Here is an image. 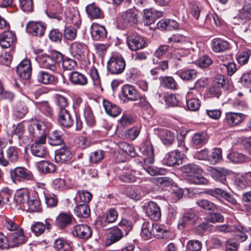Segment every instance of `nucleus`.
Instances as JSON below:
<instances>
[{
    "mask_svg": "<svg viewBox=\"0 0 251 251\" xmlns=\"http://www.w3.org/2000/svg\"><path fill=\"white\" fill-rule=\"evenodd\" d=\"M72 216L70 214L61 213L56 219V223L60 228H64L69 225L72 221Z\"/></svg>",
    "mask_w": 251,
    "mask_h": 251,
    "instance_id": "44",
    "label": "nucleus"
},
{
    "mask_svg": "<svg viewBox=\"0 0 251 251\" xmlns=\"http://www.w3.org/2000/svg\"><path fill=\"white\" fill-rule=\"evenodd\" d=\"M179 147L182 150H176L168 152L164 158L165 164L168 166H175L182 164L184 153L188 151V148L184 146V142L181 140L179 142Z\"/></svg>",
    "mask_w": 251,
    "mask_h": 251,
    "instance_id": "4",
    "label": "nucleus"
},
{
    "mask_svg": "<svg viewBox=\"0 0 251 251\" xmlns=\"http://www.w3.org/2000/svg\"><path fill=\"white\" fill-rule=\"evenodd\" d=\"M127 44L132 51L142 49L146 46L145 39L137 33H133L127 37Z\"/></svg>",
    "mask_w": 251,
    "mask_h": 251,
    "instance_id": "10",
    "label": "nucleus"
},
{
    "mask_svg": "<svg viewBox=\"0 0 251 251\" xmlns=\"http://www.w3.org/2000/svg\"><path fill=\"white\" fill-rule=\"evenodd\" d=\"M16 72L21 79H29L32 72L30 61L28 59L23 60L17 66Z\"/></svg>",
    "mask_w": 251,
    "mask_h": 251,
    "instance_id": "11",
    "label": "nucleus"
},
{
    "mask_svg": "<svg viewBox=\"0 0 251 251\" xmlns=\"http://www.w3.org/2000/svg\"><path fill=\"white\" fill-rule=\"evenodd\" d=\"M216 230L223 233L234 232L238 236V234H239V233H242L244 232V227L241 225L238 224L234 225L233 226L225 224L216 226Z\"/></svg>",
    "mask_w": 251,
    "mask_h": 251,
    "instance_id": "31",
    "label": "nucleus"
},
{
    "mask_svg": "<svg viewBox=\"0 0 251 251\" xmlns=\"http://www.w3.org/2000/svg\"><path fill=\"white\" fill-rule=\"evenodd\" d=\"M75 214L78 217L86 218L90 214V210L87 204L83 203L77 205L74 209Z\"/></svg>",
    "mask_w": 251,
    "mask_h": 251,
    "instance_id": "48",
    "label": "nucleus"
},
{
    "mask_svg": "<svg viewBox=\"0 0 251 251\" xmlns=\"http://www.w3.org/2000/svg\"><path fill=\"white\" fill-rule=\"evenodd\" d=\"M229 171L224 168L216 169L212 168L210 169L211 176L216 181L223 184L226 182V175L229 174Z\"/></svg>",
    "mask_w": 251,
    "mask_h": 251,
    "instance_id": "30",
    "label": "nucleus"
},
{
    "mask_svg": "<svg viewBox=\"0 0 251 251\" xmlns=\"http://www.w3.org/2000/svg\"><path fill=\"white\" fill-rule=\"evenodd\" d=\"M103 104L106 112L109 115L112 117H116L120 114V109L115 104L109 101L104 100Z\"/></svg>",
    "mask_w": 251,
    "mask_h": 251,
    "instance_id": "45",
    "label": "nucleus"
},
{
    "mask_svg": "<svg viewBox=\"0 0 251 251\" xmlns=\"http://www.w3.org/2000/svg\"><path fill=\"white\" fill-rule=\"evenodd\" d=\"M153 180L154 183L161 187L170 186L174 184L173 179L166 176L155 177Z\"/></svg>",
    "mask_w": 251,
    "mask_h": 251,
    "instance_id": "59",
    "label": "nucleus"
},
{
    "mask_svg": "<svg viewBox=\"0 0 251 251\" xmlns=\"http://www.w3.org/2000/svg\"><path fill=\"white\" fill-rule=\"evenodd\" d=\"M124 233L121 229L117 227L112 228L107 237L106 241V245L109 246L114 244L123 238Z\"/></svg>",
    "mask_w": 251,
    "mask_h": 251,
    "instance_id": "29",
    "label": "nucleus"
},
{
    "mask_svg": "<svg viewBox=\"0 0 251 251\" xmlns=\"http://www.w3.org/2000/svg\"><path fill=\"white\" fill-rule=\"evenodd\" d=\"M177 75L183 80L191 81L196 78L197 72L192 69L177 72Z\"/></svg>",
    "mask_w": 251,
    "mask_h": 251,
    "instance_id": "47",
    "label": "nucleus"
},
{
    "mask_svg": "<svg viewBox=\"0 0 251 251\" xmlns=\"http://www.w3.org/2000/svg\"><path fill=\"white\" fill-rule=\"evenodd\" d=\"M74 236L81 239H88L92 236V230L87 225H78L74 226L72 231Z\"/></svg>",
    "mask_w": 251,
    "mask_h": 251,
    "instance_id": "19",
    "label": "nucleus"
},
{
    "mask_svg": "<svg viewBox=\"0 0 251 251\" xmlns=\"http://www.w3.org/2000/svg\"><path fill=\"white\" fill-rule=\"evenodd\" d=\"M10 177L13 182L18 183L23 180L33 179V175L24 167H18L10 170Z\"/></svg>",
    "mask_w": 251,
    "mask_h": 251,
    "instance_id": "8",
    "label": "nucleus"
},
{
    "mask_svg": "<svg viewBox=\"0 0 251 251\" xmlns=\"http://www.w3.org/2000/svg\"><path fill=\"white\" fill-rule=\"evenodd\" d=\"M185 42V37L182 34L172 35L168 38V43L171 44L172 47H175L176 45L182 44Z\"/></svg>",
    "mask_w": 251,
    "mask_h": 251,
    "instance_id": "63",
    "label": "nucleus"
},
{
    "mask_svg": "<svg viewBox=\"0 0 251 251\" xmlns=\"http://www.w3.org/2000/svg\"><path fill=\"white\" fill-rule=\"evenodd\" d=\"M83 115L87 126L91 127H93L96 124V120L92 109L89 105L85 106Z\"/></svg>",
    "mask_w": 251,
    "mask_h": 251,
    "instance_id": "50",
    "label": "nucleus"
},
{
    "mask_svg": "<svg viewBox=\"0 0 251 251\" xmlns=\"http://www.w3.org/2000/svg\"><path fill=\"white\" fill-rule=\"evenodd\" d=\"M27 112V108L24 102H19L14 108V113L18 118H23Z\"/></svg>",
    "mask_w": 251,
    "mask_h": 251,
    "instance_id": "60",
    "label": "nucleus"
},
{
    "mask_svg": "<svg viewBox=\"0 0 251 251\" xmlns=\"http://www.w3.org/2000/svg\"><path fill=\"white\" fill-rule=\"evenodd\" d=\"M159 137L164 145H171L174 141V134L167 129H162L159 133Z\"/></svg>",
    "mask_w": 251,
    "mask_h": 251,
    "instance_id": "46",
    "label": "nucleus"
},
{
    "mask_svg": "<svg viewBox=\"0 0 251 251\" xmlns=\"http://www.w3.org/2000/svg\"><path fill=\"white\" fill-rule=\"evenodd\" d=\"M31 193L27 189H22L18 191L15 197V200L17 204H19L23 208L30 199Z\"/></svg>",
    "mask_w": 251,
    "mask_h": 251,
    "instance_id": "32",
    "label": "nucleus"
},
{
    "mask_svg": "<svg viewBox=\"0 0 251 251\" xmlns=\"http://www.w3.org/2000/svg\"><path fill=\"white\" fill-rule=\"evenodd\" d=\"M222 158V150L219 148H215L209 153V162L211 164H215Z\"/></svg>",
    "mask_w": 251,
    "mask_h": 251,
    "instance_id": "57",
    "label": "nucleus"
},
{
    "mask_svg": "<svg viewBox=\"0 0 251 251\" xmlns=\"http://www.w3.org/2000/svg\"><path fill=\"white\" fill-rule=\"evenodd\" d=\"M192 140L194 145L201 146L206 143L208 136L204 132L197 133L193 135Z\"/></svg>",
    "mask_w": 251,
    "mask_h": 251,
    "instance_id": "52",
    "label": "nucleus"
},
{
    "mask_svg": "<svg viewBox=\"0 0 251 251\" xmlns=\"http://www.w3.org/2000/svg\"><path fill=\"white\" fill-rule=\"evenodd\" d=\"M227 157L232 162L237 164L245 163L250 160V158L245 154L236 151L228 154Z\"/></svg>",
    "mask_w": 251,
    "mask_h": 251,
    "instance_id": "40",
    "label": "nucleus"
},
{
    "mask_svg": "<svg viewBox=\"0 0 251 251\" xmlns=\"http://www.w3.org/2000/svg\"><path fill=\"white\" fill-rule=\"evenodd\" d=\"M63 142L60 132L55 130L52 131L49 136V143L51 146L60 145Z\"/></svg>",
    "mask_w": 251,
    "mask_h": 251,
    "instance_id": "53",
    "label": "nucleus"
},
{
    "mask_svg": "<svg viewBox=\"0 0 251 251\" xmlns=\"http://www.w3.org/2000/svg\"><path fill=\"white\" fill-rule=\"evenodd\" d=\"M91 33L93 40L99 41L106 37L107 31L103 26L93 23L91 28Z\"/></svg>",
    "mask_w": 251,
    "mask_h": 251,
    "instance_id": "22",
    "label": "nucleus"
},
{
    "mask_svg": "<svg viewBox=\"0 0 251 251\" xmlns=\"http://www.w3.org/2000/svg\"><path fill=\"white\" fill-rule=\"evenodd\" d=\"M29 134L33 137L39 138H46L49 128L44 122L41 121H33L28 127Z\"/></svg>",
    "mask_w": 251,
    "mask_h": 251,
    "instance_id": "7",
    "label": "nucleus"
},
{
    "mask_svg": "<svg viewBox=\"0 0 251 251\" xmlns=\"http://www.w3.org/2000/svg\"><path fill=\"white\" fill-rule=\"evenodd\" d=\"M45 28V24L41 22H29L26 26L27 32L36 36L43 35Z\"/></svg>",
    "mask_w": 251,
    "mask_h": 251,
    "instance_id": "18",
    "label": "nucleus"
},
{
    "mask_svg": "<svg viewBox=\"0 0 251 251\" xmlns=\"http://www.w3.org/2000/svg\"><path fill=\"white\" fill-rule=\"evenodd\" d=\"M16 41V35L12 31H4L0 38V46L2 48L7 49L10 47Z\"/></svg>",
    "mask_w": 251,
    "mask_h": 251,
    "instance_id": "21",
    "label": "nucleus"
},
{
    "mask_svg": "<svg viewBox=\"0 0 251 251\" xmlns=\"http://www.w3.org/2000/svg\"><path fill=\"white\" fill-rule=\"evenodd\" d=\"M69 78L70 82L75 85L85 86L88 83L86 76L77 71L71 72L69 75Z\"/></svg>",
    "mask_w": 251,
    "mask_h": 251,
    "instance_id": "27",
    "label": "nucleus"
},
{
    "mask_svg": "<svg viewBox=\"0 0 251 251\" xmlns=\"http://www.w3.org/2000/svg\"><path fill=\"white\" fill-rule=\"evenodd\" d=\"M200 105L201 102L198 98H186V107L188 110L196 111L199 109Z\"/></svg>",
    "mask_w": 251,
    "mask_h": 251,
    "instance_id": "61",
    "label": "nucleus"
},
{
    "mask_svg": "<svg viewBox=\"0 0 251 251\" xmlns=\"http://www.w3.org/2000/svg\"><path fill=\"white\" fill-rule=\"evenodd\" d=\"M161 86L170 90H176L177 88V84L172 76H163L159 77Z\"/></svg>",
    "mask_w": 251,
    "mask_h": 251,
    "instance_id": "41",
    "label": "nucleus"
},
{
    "mask_svg": "<svg viewBox=\"0 0 251 251\" xmlns=\"http://www.w3.org/2000/svg\"><path fill=\"white\" fill-rule=\"evenodd\" d=\"M46 138H41L32 143L30 147L31 154L35 157L46 159L49 156V151L46 146Z\"/></svg>",
    "mask_w": 251,
    "mask_h": 251,
    "instance_id": "6",
    "label": "nucleus"
},
{
    "mask_svg": "<svg viewBox=\"0 0 251 251\" xmlns=\"http://www.w3.org/2000/svg\"><path fill=\"white\" fill-rule=\"evenodd\" d=\"M119 147L121 150L123 151L129 156L132 157L136 156V153L134 148L132 145L129 144L126 142H122L119 144Z\"/></svg>",
    "mask_w": 251,
    "mask_h": 251,
    "instance_id": "62",
    "label": "nucleus"
},
{
    "mask_svg": "<svg viewBox=\"0 0 251 251\" xmlns=\"http://www.w3.org/2000/svg\"><path fill=\"white\" fill-rule=\"evenodd\" d=\"M62 54L59 52L53 53L51 56L43 54L37 57V60L41 67L50 69L57 72L59 67V60L62 59Z\"/></svg>",
    "mask_w": 251,
    "mask_h": 251,
    "instance_id": "3",
    "label": "nucleus"
},
{
    "mask_svg": "<svg viewBox=\"0 0 251 251\" xmlns=\"http://www.w3.org/2000/svg\"><path fill=\"white\" fill-rule=\"evenodd\" d=\"M26 238L23 229L20 228L13 232L10 238V244L12 247H16L25 242Z\"/></svg>",
    "mask_w": 251,
    "mask_h": 251,
    "instance_id": "35",
    "label": "nucleus"
},
{
    "mask_svg": "<svg viewBox=\"0 0 251 251\" xmlns=\"http://www.w3.org/2000/svg\"><path fill=\"white\" fill-rule=\"evenodd\" d=\"M212 49L215 52L224 51L229 48V43L221 38H215L211 42Z\"/></svg>",
    "mask_w": 251,
    "mask_h": 251,
    "instance_id": "33",
    "label": "nucleus"
},
{
    "mask_svg": "<svg viewBox=\"0 0 251 251\" xmlns=\"http://www.w3.org/2000/svg\"><path fill=\"white\" fill-rule=\"evenodd\" d=\"M37 79L38 82L46 85L53 84L57 82L54 75L45 71L39 72Z\"/></svg>",
    "mask_w": 251,
    "mask_h": 251,
    "instance_id": "36",
    "label": "nucleus"
},
{
    "mask_svg": "<svg viewBox=\"0 0 251 251\" xmlns=\"http://www.w3.org/2000/svg\"><path fill=\"white\" fill-rule=\"evenodd\" d=\"M158 28L161 30H172L179 28L178 23L172 19H163L157 23Z\"/></svg>",
    "mask_w": 251,
    "mask_h": 251,
    "instance_id": "34",
    "label": "nucleus"
},
{
    "mask_svg": "<svg viewBox=\"0 0 251 251\" xmlns=\"http://www.w3.org/2000/svg\"><path fill=\"white\" fill-rule=\"evenodd\" d=\"M55 102L58 107V111L67 110L66 107L68 106L67 98L60 95L57 94L55 96Z\"/></svg>",
    "mask_w": 251,
    "mask_h": 251,
    "instance_id": "55",
    "label": "nucleus"
},
{
    "mask_svg": "<svg viewBox=\"0 0 251 251\" xmlns=\"http://www.w3.org/2000/svg\"><path fill=\"white\" fill-rule=\"evenodd\" d=\"M224 76L222 75H217L208 89V93L212 96L218 98L222 93V88L225 83Z\"/></svg>",
    "mask_w": 251,
    "mask_h": 251,
    "instance_id": "12",
    "label": "nucleus"
},
{
    "mask_svg": "<svg viewBox=\"0 0 251 251\" xmlns=\"http://www.w3.org/2000/svg\"><path fill=\"white\" fill-rule=\"evenodd\" d=\"M37 167L40 172L44 174L52 173L56 170L55 165L48 161H41L38 162Z\"/></svg>",
    "mask_w": 251,
    "mask_h": 251,
    "instance_id": "37",
    "label": "nucleus"
},
{
    "mask_svg": "<svg viewBox=\"0 0 251 251\" xmlns=\"http://www.w3.org/2000/svg\"><path fill=\"white\" fill-rule=\"evenodd\" d=\"M89 75L93 81L94 86L98 89L103 90L101 87L100 79L98 73L97 69L94 66H92L90 68Z\"/></svg>",
    "mask_w": 251,
    "mask_h": 251,
    "instance_id": "49",
    "label": "nucleus"
},
{
    "mask_svg": "<svg viewBox=\"0 0 251 251\" xmlns=\"http://www.w3.org/2000/svg\"><path fill=\"white\" fill-rule=\"evenodd\" d=\"M121 96L125 100L135 101L139 98V94L134 87L129 84H125L121 88Z\"/></svg>",
    "mask_w": 251,
    "mask_h": 251,
    "instance_id": "17",
    "label": "nucleus"
},
{
    "mask_svg": "<svg viewBox=\"0 0 251 251\" xmlns=\"http://www.w3.org/2000/svg\"><path fill=\"white\" fill-rule=\"evenodd\" d=\"M24 208L30 212H36L40 209V201L36 192H31V196Z\"/></svg>",
    "mask_w": 251,
    "mask_h": 251,
    "instance_id": "26",
    "label": "nucleus"
},
{
    "mask_svg": "<svg viewBox=\"0 0 251 251\" xmlns=\"http://www.w3.org/2000/svg\"><path fill=\"white\" fill-rule=\"evenodd\" d=\"M196 204L205 210L214 211L217 209V206L215 204L207 200H199L196 201Z\"/></svg>",
    "mask_w": 251,
    "mask_h": 251,
    "instance_id": "58",
    "label": "nucleus"
},
{
    "mask_svg": "<svg viewBox=\"0 0 251 251\" xmlns=\"http://www.w3.org/2000/svg\"><path fill=\"white\" fill-rule=\"evenodd\" d=\"M198 216L192 210L185 212L179 218L177 227L179 230L194 226L198 220Z\"/></svg>",
    "mask_w": 251,
    "mask_h": 251,
    "instance_id": "9",
    "label": "nucleus"
},
{
    "mask_svg": "<svg viewBox=\"0 0 251 251\" xmlns=\"http://www.w3.org/2000/svg\"><path fill=\"white\" fill-rule=\"evenodd\" d=\"M136 172L130 170L127 166L123 167L119 178L122 181L127 183H132L136 181Z\"/></svg>",
    "mask_w": 251,
    "mask_h": 251,
    "instance_id": "25",
    "label": "nucleus"
},
{
    "mask_svg": "<svg viewBox=\"0 0 251 251\" xmlns=\"http://www.w3.org/2000/svg\"><path fill=\"white\" fill-rule=\"evenodd\" d=\"M86 11L92 18H98L101 16V10L95 4H90L86 7Z\"/></svg>",
    "mask_w": 251,
    "mask_h": 251,
    "instance_id": "64",
    "label": "nucleus"
},
{
    "mask_svg": "<svg viewBox=\"0 0 251 251\" xmlns=\"http://www.w3.org/2000/svg\"><path fill=\"white\" fill-rule=\"evenodd\" d=\"M104 152L101 150L92 152L89 155V161L92 164H97L104 158Z\"/></svg>",
    "mask_w": 251,
    "mask_h": 251,
    "instance_id": "56",
    "label": "nucleus"
},
{
    "mask_svg": "<svg viewBox=\"0 0 251 251\" xmlns=\"http://www.w3.org/2000/svg\"><path fill=\"white\" fill-rule=\"evenodd\" d=\"M51 227V225L46 220L45 224L42 222H36L32 225L31 229L35 235L39 236L44 232L46 228L50 229Z\"/></svg>",
    "mask_w": 251,
    "mask_h": 251,
    "instance_id": "42",
    "label": "nucleus"
},
{
    "mask_svg": "<svg viewBox=\"0 0 251 251\" xmlns=\"http://www.w3.org/2000/svg\"><path fill=\"white\" fill-rule=\"evenodd\" d=\"M244 119V115L240 113L227 112L225 114L224 123L230 127L235 126L242 123Z\"/></svg>",
    "mask_w": 251,
    "mask_h": 251,
    "instance_id": "15",
    "label": "nucleus"
},
{
    "mask_svg": "<svg viewBox=\"0 0 251 251\" xmlns=\"http://www.w3.org/2000/svg\"><path fill=\"white\" fill-rule=\"evenodd\" d=\"M155 9H146L144 10L143 20L145 25H149L155 21Z\"/></svg>",
    "mask_w": 251,
    "mask_h": 251,
    "instance_id": "54",
    "label": "nucleus"
},
{
    "mask_svg": "<svg viewBox=\"0 0 251 251\" xmlns=\"http://www.w3.org/2000/svg\"><path fill=\"white\" fill-rule=\"evenodd\" d=\"M71 54L78 60L82 59L84 53L87 51L88 48L86 44L79 42L73 43L69 48Z\"/></svg>",
    "mask_w": 251,
    "mask_h": 251,
    "instance_id": "14",
    "label": "nucleus"
},
{
    "mask_svg": "<svg viewBox=\"0 0 251 251\" xmlns=\"http://www.w3.org/2000/svg\"><path fill=\"white\" fill-rule=\"evenodd\" d=\"M251 18V0H244L243 7L239 10L236 19H240L243 21V23L249 20Z\"/></svg>",
    "mask_w": 251,
    "mask_h": 251,
    "instance_id": "24",
    "label": "nucleus"
},
{
    "mask_svg": "<svg viewBox=\"0 0 251 251\" xmlns=\"http://www.w3.org/2000/svg\"><path fill=\"white\" fill-rule=\"evenodd\" d=\"M58 122L61 126L66 128L71 127L74 124V120L68 110L58 111Z\"/></svg>",
    "mask_w": 251,
    "mask_h": 251,
    "instance_id": "23",
    "label": "nucleus"
},
{
    "mask_svg": "<svg viewBox=\"0 0 251 251\" xmlns=\"http://www.w3.org/2000/svg\"><path fill=\"white\" fill-rule=\"evenodd\" d=\"M138 11L137 9H129L124 12L120 18V22L126 26L128 24H136L138 21Z\"/></svg>",
    "mask_w": 251,
    "mask_h": 251,
    "instance_id": "16",
    "label": "nucleus"
},
{
    "mask_svg": "<svg viewBox=\"0 0 251 251\" xmlns=\"http://www.w3.org/2000/svg\"><path fill=\"white\" fill-rule=\"evenodd\" d=\"M54 248L57 251H72L70 243L62 238L57 239L54 241Z\"/></svg>",
    "mask_w": 251,
    "mask_h": 251,
    "instance_id": "43",
    "label": "nucleus"
},
{
    "mask_svg": "<svg viewBox=\"0 0 251 251\" xmlns=\"http://www.w3.org/2000/svg\"><path fill=\"white\" fill-rule=\"evenodd\" d=\"M73 156L71 149L67 147H64L55 151L54 159L56 162L64 163L70 161Z\"/></svg>",
    "mask_w": 251,
    "mask_h": 251,
    "instance_id": "20",
    "label": "nucleus"
},
{
    "mask_svg": "<svg viewBox=\"0 0 251 251\" xmlns=\"http://www.w3.org/2000/svg\"><path fill=\"white\" fill-rule=\"evenodd\" d=\"M47 16L51 19H55L58 21L63 20L66 23L76 24L78 27L81 24V21L77 14H73L70 10L64 12L62 4L58 1L51 0L48 4L46 10Z\"/></svg>",
    "mask_w": 251,
    "mask_h": 251,
    "instance_id": "1",
    "label": "nucleus"
},
{
    "mask_svg": "<svg viewBox=\"0 0 251 251\" xmlns=\"http://www.w3.org/2000/svg\"><path fill=\"white\" fill-rule=\"evenodd\" d=\"M126 65L123 56L120 53H114L107 62V69L112 74H120L124 72Z\"/></svg>",
    "mask_w": 251,
    "mask_h": 251,
    "instance_id": "5",
    "label": "nucleus"
},
{
    "mask_svg": "<svg viewBox=\"0 0 251 251\" xmlns=\"http://www.w3.org/2000/svg\"><path fill=\"white\" fill-rule=\"evenodd\" d=\"M70 23H72L75 25V27L72 26H68L66 27L64 31V36L65 39L72 41L75 39L77 35V29L79 28V25L77 27L76 24L73 23L71 22Z\"/></svg>",
    "mask_w": 251,
    "mask_h": 251,
    "instance_id": "51",
    "label": "nucleus"
},
{
    "mask_svg": "<svg viewBox=\"0 0 251 251\" xmlns=\"http://www.w3.org/2000/svg\"><path fill=\"white\" fill-rule=\"evenodd\" d=\"M193 165L188 164L185 165L182 168V172L186 179L191 183L195 184H206L208 183V180L205 177H194L191 176V173L193 171Z\"/></svg>",
    "mask_w": 251,
    "mask_h": 251,
    "instance_id": "13",
    "label": "nucleus"
},
{
    "mask_svg": "<svg viewBox=\"0 0 251 251\" xmlns=\"http://www.w3.org/2000/svg\"><path fill=\"white\" fill-rule=\"evenodd\" d=\"M139 150L142 154L143 163L141 162V166L151 176L162 175L165 171L162 169L154 168L151 165L153 163V149L149 141H146L140 145Z\"/></svg>",
    "mask_w": 251,
    "mask_h": 251,
    "instance_id": "2",
    "label": "nucleus"
},
{
    "mask_svg": "<svg viewBox=\"0 0 251 251\" xmlns=\"http://www.w3.org/2000/svg\"><path fill=\"white\" fill-rule=\"evenodd\" d=\"M154 224L148 222H144L142 226L141 235L145 240H149L153 236Z\"/></svg>",
    "mask_w": 251,
    "mask_h": 251,
    "instance_id": "39",
    "label": "nucleus"
},
{
    "mask_svg": "<svg viewBox=\"0 0 251 251\" xmlns=\"http://www.w3.org/2000/svg\"><path fill=\"white\" fill-rule=\"evenodd\" d=\"M146 213L151 219L153 221H157L161 217L160 207L156 203L151 201L149 203L146 209Z\"/></svg>",
    "mask_w": 251,
    "mask_h": 251,
    "instance_id": "28",
    "label": "nucleus"
},
{
    "mask_svg": "<svg viewBox=\"0 0 251 251\" xmlns=\"http://www.w3.org/2000/svg\"><path fill=\"white\" fill-rule=\"evenodd\" d=\"M172 232L163 228L161 226L154 224L153 236L158 239L170 238L172 236Z\"/></svg>",
    "mask_w": 251,
    "mask_h": 251,
    "instance_id": "38",
    "label": "nucleus"
}]
</instances>
